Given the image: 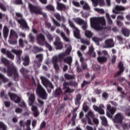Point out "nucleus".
Instances as JSON below:
<instances>
[{"mask_svg": "<svg viewBox=\"0 0 130 130\" xmlns=\"http://www.w3.org/2000/svg\"><path fill=\"white\" fill-rule=\"evenodd\" d=\"M91 26L95 30H102L103 26L106 25L105 18L102 17H93L90 18Z\"/></svg>", "mask_w": 130, "mask_h": 130, "instance_id": "f257e3e1", "label": "nucleus"}, {"mask_svg": "<svg viewBox=\"0 0 130 130\" xmlns=\"http://www.w3.org/2000/svg\"><path fill=\"white\" fill-rule=\"evenodd\" d=\"M2 73L6 74L7 73V76L8 77H13L14 79V81H19V74L17 72V69L16 67L13 65H10L7 67V70L6 68H2L1 70Z\"/></svg>", "mask_w": 130, "mask_h": 130, "instance_id": "f03ea898", "label": "nucleus"}, {"mask_svg": "<svg viewBox=\"0 0 130 130\" xmlns=\"http://www.w3.org/2000/svg\"><path fill=\"white\" fill-rule=\"evenodd\" d=\"M69 86H71L72 87H77L78 86V83L75 81H70L69 82H64L63 83V90H64V93L66 94L68 93H74L75 90L74 89H71L69 87Z\"/></svg>", "mask_w": 130, "mask_h": 130, "instance_id": "7ed1b4c3", "label": "nucleus"}, {"mask_svg": "<svg viewBox=\"0 0 130 130\" xmlns=\"http://www.w3.org/2000/svg\"><path fill=\"white\" fill-rule=\"evenodd\" d=\"M36 92L37 95H38L40 98L43 99V100H46V99H47L48 94L47 92H46V90H45V89L39 83L37 85Z\"/></svg>", "mask_w": 130, "mask_h": 130, "instance_id": "20e7f679", "label": "nucleus"}, {"mask_svg": "<svg viewBox=\"0 0 130 130\" xmlns=\"http://www.w3.org/2000/svg\"><path fill=\"white\" fill-rule=\"evenodd\" d=\"M43 85L46 88L48 93H51V91L54 89V85L45 77L41 78Z\"/></svg>", "mask_w": 130, "mask_h": 130, "instance_id": "39448f33", "label": "nucleus"}, {"mask_svg": "<svg viewBox=\"0 0 130 130\" xmlns=\"http://www.w3.org/2000/svg\"><path fill=\"white\" fill-rule=\"evenodd\" d=\"M19 36H18V34L15 30L11 29L10 34L9 35V42L10 44H12V45H16L17 43V39L18 38Z\"/></svg>", "mask_w": 130, "mask_h": 130, "instance_id": "423d86ee", "label": "nucleus"}, {"mask_svg": "<svg viewBox=\"0 0 130 130\" xmlns=\"http://www.w3.org/2000/svg\"><path fill=\"white\" fill-rule=\"evenodd\" d=\"M28 9L31 14H36V15H42V9L41 8L32 5L31 3L28 4Z\"/></svg>", "mask_w": 130, "mask_h": 130, "instance_id": "0eeeda50", "label": "nucleus"}, {"mask_svg": "<svg viewBox=\"0 0 130 130\" xmlns=\"http://www.w3.org/2000/svg\"><path fill=\"white\" fill-rule=\"evenodd\" d=\"M123 118V114L122 113L119 112L114 116V118L113 119V121H114L115 123H122Z\"/></svg>", "mask_w": 130, "mask_h": 130, "instance_id": "6e6552de", "label": "nucleus"}, {"mask_svg": "<svg viewBox=\"0 0 130 130\" xmlns=\"http://www.w3.org/2000/svg\"><path fill=\"white\" fill-rule=\"evenodd\" d=\"M107 109L108 110L106 113L107 116L110 118H112V117L114 115V113L116 112V109L114 107H111V105H108Z\"/></svg>", "mask_w": 130, "mask_h": 130, "instance_id": "1a4fd4ad", "label": "nucleus"}, {"mask_svg": "<svg viewBox=\"0 0 130 130\" xmlns=\"http://www.w3.org/2000/svg\"><path fill=\"white\" fill-rule=\"evenodd\" d=\"M17 22L19 23L20 28L23 30H24V29H26V30H29L30 29V27L28 26V23L25 19L20 18L17 20Z\"/></svg>", "mask_w": 130, "mask_h": 130, "instance_id": "9d476101", "label": "nucleus"}, {"mask_svg": "<svg viewBox=\"0 0 130 130\" xmlns=\"http://www.w3.org/2000/svg\"><path fill=\"white\" fill-rule=\"evenodd\" d=\"M54 45L56 50H61L63 48V43L60 41V38L57 37L54 42Z\"/></svg>", "mask_w": 130, "mask_h": 130, "instance_id": "9b49d317", "label": "nucleus"}, {"mask_svg": "<svg viewBox=\"0 0 130 130\" xmlns=\"http://www.w3.org/2000/svg\"><path fill=\"white\" fill-rule=\"evenodd\" d=\"M103 108H105L104 107V105L101 104L99 106H97L95 105L93 106V109L95 111H97V112L99 113L100 114H105V112L104 111V109Z\"/></svg>", "mask_w": 130, "mask_h": 130, "instance_id": "f8f14e48", "label": "nucleus"}, {"mask_svg": "<svg viewBox=\"0 0 130 130\" xmlns=\"http://www.w3.org/2000/svg\"><path fill=\"white\" fill-rule=\"evenodd\" d=\"M8 95L12 101H14L15 103H20L21 102V98L15 93L9 92Z\"/></svg>", "mask_w": 130, "mask_h": 130, "instance_id": "ddd939ff", "label": "nucleus"}, {"mask_svg": "<svg viewBox=\"0 0 130 130\" xmlns=\"http://www.w3.org/2000/svg\"><path fill=\"white\" fill-rule=\"evenodd\" d=\"M36 58L37 60L34 61L35 63H36L37 68L41 67V62L43 61V54H38L36 55Z\"/></svg>", "mask_w": 130, "mask_h": 130, "instance_id": "4468645a", "label": "nucleus"}, {"mask_svg": "<svg viewBox=\"0 0 130 130\" xmlns=\"http://www.w3.org/2000/svg\"><path fill=\"white\" fill-rule=\"evenodd\" d=\"M37 41L38 44L41 46H44V42L45 41V36L43 34H40L37 36Z\"/></svg>", "mask_w": 130, "mask_h": 130, "instance_id": "2eb2a0df", "label": "nucleus"}, {"mask_svg": "<svg viewBox=\"0 0 130 130\" xmlns=\"http://www.w3.org/2000/svg\"><path fill=\"white\" fill-rule=\"evenodd\" d=\"M118 68L119 70L114 74V78H117L118 76H120V75L124 72V67H123V63H122V62H120L119 63Z\"/></svg>", "mask_w": 130, "mask_h": 130, "instance_id": "dca6fc26", "label": "nucleus"}, {"mask_svg": "<svg viewBox=\"0 0 130 130\" xmlns=\"http://www.w3.org/2000/svg\"><path fill=\"white\" fill-rule=\"evenodd\" d=\"M11 51L14 53V54H16L18 62H21V55H22V53H23V51L13 49Z\"/></svg>", "mask_w": 130, "mask_h": 130, "instance_id": "f3484780", "label": "nucleus"}, {"mask_svg": "<svg viewBox=\"0 0 130 130\" xmlns=\"http://www.w3.org/2000/svg\"><path fill=\"white\" fill-rule=\"evenodd\" d=\"M19 71L20 73L23 75V78H24L26 80H28V79H29V76H28L27 74L28 73H29V70L24 67H22L20 69Z\"/></svg>", "mask_w": 130, "mask_h": 130, "instance_id": "a211bd4d", "label": "nucleus"}, {"mask_svg": "<svg viewBox=\"0 0 130 130\" xmlns=\"http://www.w3.org/2000/svg\"><path fill=\"white\" fill-rule=\"evenodd\" d=\"M105 43L106 44V48H111L114 47V43H113V40L112 39H109L105 41Z\"/></svg>", "mask_w": 130, "mask_h": 130, "instance_id": "6ab92c4d", "label": "nucleus"}, {"mask_svg": "<svg viewBox=\"0 0 130 130\" xmlns=\"http://www.w3.org/2000/svg\"><path fill=\"white\" fill-rule=\"evenodd\" d=\"M62 95V89L61 88L58 87L55 89L54 92V96L55 98H59Z\"/></svg>", "mask_w": 130, "mask_h": 130, "instance_id": "aec40b11", "label": "nucleus"}, {"mask_svg": "<svg viewBox=\"0 0 130 130\" xmlns=\"http://www.w3.org/2000/svg\"><path fill=\"white\" fill-rule=\"evenodd\" d=\"M125 11V8L123 6L116 5L115 9L113 10V13L114 14H119V12L118 11Z\"/></svg>", "mask_w": 130, "mask_h": 130, "instance_id": "412c9836", "label": "nucleus"}, {"mask_svg": "<svg viewBox=\"0 0 130 130\" xmlns=\"http://www.w3.org/2000/svg\"><path fill=\"white\" fill-rule=\"evenodd\" d=\"M54 17L59 22L61 21L63 22V23L66 22V18H64V16H60V14L58 13H54Z\"/></svg>", "mask_w": 130, "mask_h": 130, "instance_id": "4be33fe9", "label": "nucleus"}, {"mask_svg": "<svg viewBox=\"0 0 130 130\" xmlns=\"http://www.w3.org/2000/svg\"><path fill=\"white\" fill-rule=\"evenodd\" d=\"M23 62V64L24 67H28L30 64V58L28 56L21 57Z\"/></svg>", "mask_w": 130, "mask_h": 130, "instance_id": "5701e85b", "label": "nucleus"}, {"mask_svg": "<svg viewBox=\"0 0 130 130\" xmlns=\"http://www.w3.org/2000/svg\"><path fill=\"white\" fill-rule=\"evenodd\" d=\"M56 4H57L56 9L58 11H63L64 10H67V7L64 4L62 3H60L58 2H57Z\"/></svg>", "mask_w": 130, "mask_h": 130, "instance_id": "b1692460", "label": "nucleus"}, {"mask_svg": "<svg viewBox=\"0 0 130 130\" xmlns=\"http://www.w3.org/2000/svg\"><path fill=\"white\" fill-rule=\"evenodd\" d=\"M31 110L34 112V116L35 117H38L40 113L39 112V111H38L37 107H36V106H32Z\"/></svg>", "mask_w": 130, "mask_h": 130, "instance_id": "393cba45", "label": "nucleus"}, {"mask_svg": "<svg viewBox=\"0 0 130 130\" xmlns=\"http://www.w3.org/2000/svg\"><path fill=\"white\" fill-rule=\"evenodd\" d=\"M9 28H8V26H4L3 28V36L4 39H7L8 38V36H9Z\"/></svg>", "mask_w": 130, "mask_h": 130, "instance_id": "a878e982", "label": "nucleus"}, {"mask_svg": "<svg viewBox=\"0 0 130 130\" xmlns=\"http://www.w3.org/2000/svg\"><path fill=\"white\" fill-rule=\"evenodd\" d=\"M43 51V48L38 47L37 46H34L32 49V52L35 53V54H36L37 53H38L39 52H41Z\"/></svg>", "mask_w": 130, "mask_h": 130, "instance_id": "bb28decb", "label": "nucleus"}, {"mask_svg": "<svg viewBox=\"0 0 130 130\" xmlns=\"http://www.w3.org/2000/svg\"><path fill=\"white\" fill-rule=\"evenodd\" d=\"M121 32L125 37H129L130 30L129 29L125 28H122Z\"/></svg>", "mask_w": 130, "mask_h": 130, "instance_id": "cd10ccee", "label": "nucleus"}, {"mask_svg": "<svg viewBox=\"0 0 130 130\" xmlns=\"http://www.w3.org/2000/svg\"><path fill=\"white\" fill-rule=\"evenodd\" d=\"M88 54L92 57H96V53L94 52V48L93 46L89 47Z\"/></svg>", "mask_w": 130, "mask_h": 130, "instance_id": "c85d7f7f", "label": "nucleus"}, {"mask_svg": "<svg viewBox=\"0 0 130 130\" xmlns=\"http://www.w3.org/2000/svg\"><path fill=\"white\" fill-rule=\"evenodd\" d=\"M29 106H32L34 104L35 101V94L31 93L29 96Z\"/></svg>", "mask_w": 130, "mask_h": 130, "instance_id": "c756f323", "label": "nucleus"}, {"mask_svg": "<svg viewBox=\"0 0 130 130\" xmlns=\"http://www.w3.org/2000/svg\"><path fill=\"white\" fill-rule=\"evenodd\" d=\"M98 61L100 62V63H104V62H106L107 61V57L105 56H99L97 58Z\"/></svg>", "mask_w": 130, "mask_h": 130, "instance_id": "7c9ffc66", "label": "nucleus"}, {"mask_svg": "<svg viewBox=\"0 0 130 130\" xmlns=\"http://www.w3.org/2000/svg\"><path fill=\"white\" fill-rule=\"evenodd\" d=\"M81 99H82V95H81V94L78 93L76 95V97L75 98V103L76 105H80Z\"/></svg>", "mask_w": 130, "mask_h": 130, "instance_id": "2f4dec72", "label": "nucleus"}, {"mask_svg": "<svg viewBox=\"0 0 130 130\" xmlns=\"http://www.w3.org/2000/svg\"><path fill=\"white\" fill-rule=\"evenodd\" d=\"M64 62L68 63L71 67L72 62H73V58L72 57H68L64 59Z\"/></svg>", "mask_w": 130, "mask_h": 130, "instance_id": "473e14b6", "label": "nucleus"}, {"mask_svg": "<svg viewBox=\"0 0 130 130\" xmlns=\"http://www.w3.org/2000/svg\"><path fill=\"white\" fill-rule=\"evenodd\" d=\"M80 4L81 6H83V8L84 10H86L87 11H89L90 10V7L86 3H85L84 1H80Z\"/></svg>", "mask_w": 130, "mask_h": 130, "instance_id": "72a5a7b5", "label": "nucleus"}, {"mask_svg": "<svg viewBox=\"0 0 130 130\" xmlns=\"http://www.w3.org/2000/svg\"><path fill=\"white\" fill-rule=\"evenodd\" d=\"M74 35L75 37L77 38V39H81V35H80V30L78 28H75V30L74 31Z\"/></svg>", "mask_w": 130, "mask_h": 130, "instance_id": "f704fd0d", "label": "nucleus"}, {"mask_svg": "<svg viewBox=\"0 0 130 130\" xmlns=\"http://www.w3.org/2000/svg\"><path fill=\"white\" fill-rule=\"evenodd\" d=\"M74 21L76 24H78V25H83V24H85V21L80 18L74 19Z\"/></svg>", "mask_w": 130, "mask_h": 130, "instance_id": "c9c22d12", "label": "nucleus"}, {"mask_svg": "<svg viewBox=\"0 0 130 130\" xmlns=\"http://www.w3.org/2000/svg\"><path fill=\"white\" fill-rule=\"evenodd\" d=\"M46 10L48 11H50L51 12H55V8L54 6L52 5H48L45 7Z\"/></svg>", "mask_w": 130, "mask_h": 130, "instance_id": "e433bc0d", "label": "nucleus"}, {"mask_svg": "<svg viewBox=\"0 0 130 130\" xmlns=\"http://www.w3.org/2000/svg\"><path fill=\"white\" fill-rule=\"evenodd\" d=\"M85 117L86 118H92L93 119L95 117V115H94V113L92 112V111H89L88 113L85 115Z\"/></svg>", "mask_w": 130, "mask_h": 130, "instance_id": "4c0bfd02", "label": "nucleus"}, {"mask_svg": "<svg viewBox=\"0 0 130 130\" xmlns=\"http://www.w3.org/2000/svg\"><path fill=\"white\" fill-rule=\"evenodd\" d=\"M2 62H3L6 67H9L10 66V60H8L6 58H2Z\"/></svg>", "mask_w": 130, "mask_h": 130, "instance_id": "58836bf2", "label": "nucleus"}, {"mask_svg": "<svg viewBox=\"0 0 130 130\" xmlns=\"http://www.w3.org/2000/svg\"><path fill=\"white\" fill-rule=\"evenodd\" d=\"M29 42L33 43L35 41V36H34L32 33H30L28 35Z\"/></svg>", "mask_w": 130, "mask_h": 130, "instance_id": "ea45409f", "label": "nucleus"}, {"mask_svg": "<svg viewBox=\"0 0 130 130\" xmlns=\"http://www.w3.org/2000/svg\"><path fill=\"white\" fill-rule=\"evenodd\" d=\"M64 77L66 80H74L75 76L70 75L69 74H66L64 75Z\"/></svg>", "mask_w": 130, "mask_h": 130, "instance_id": "a19ab883", "label": "nucleus"}, {"mask_svg": "<svg viewBox=\"0 0 130 130\" xmlns=\"http://www.w3.org/2000/svg\"><path fill=\"white\" fill-rule=\"evenodd\" d=\"M0 80L3 81L4 83H8V82H9V79L6 78L5 75L2 73H0Z\"/></svg>", "mask_w": 130, "mask_h": 130, "instance_id": "79ce46f5", "label": "nucleus"}, {"mask_svg": "<svg viewBox=\"0 0 130 130\" xmlns=\"http://www.w3.org/2000/svg\"><path fill=\"white\" fill-rule=\"evenodd\" d=\"M64 57H66V53H62L58 55V59L59 61H61L62 60H64Z\"/></svg>", "mask_w": 130, "mask_h": 130, "instance_id": "37998d69", "label": "nucleus"}, {"mask_svg": "<svg viewBox=\"0 0 130 130\" xmlns=\"http://www.w3.org/2000/svg\"><path fill=\"white\" fill-rule=\"evenodd\" d=\"M44 45L49 49V51H52V47L47 41L44 43Z\"/></svg>", "mask_w": 130, "mask_h": 130, "instance_id": "c03bdc74", "label": "nucleus"}, {"mask_svg": "<svg viewBox=\"0 0 130 130\" xmlns=\"http://www.w3.org/2000/svg\"><path fill=\"white\" fill-rule=\"evenodd\" d=\"M7 57H8V58H10V59H12V60H13V59H15V56L14 55H13V54H12V53H11V52L8 51L7 53Z\"/></svg>", "mask_w": 130, "mask_h": 130, "instance_id": "a18cd8bd", "label": "nucleus"}, {"mask_svg": "<svg viewBox=\"0 0 130 130\" xmlns=\"http://www.w3.org/2000/svg\"><path fill=\"white\" fill-rule=\"evenodd\" d=\"M101 119L102 121L103 125H107V119L105 116L101 117Z\"/></svg>", "mask_w": 130, "mask_h": 130, "instance_id": "49530a36", "label": "nucleus"}, {"mask_svg": "<svg viewBox=\"0 0 130 130\" xmlns=\"http://www.w3.org/2000/svg\"><path fill=\"white\" fill-rule=\"evenodd\" d=\"M85 34L87 38H91V37H92L93 36V34H92V32L90 30H86Z\"/></svg>", "mask_w": 130, "mask_h": 130, "instance_id": "de8ad7c7", "label": "nucleus"}, {"mask_svg": "<svg viewBox=\"0 0 130 130\" xmlns=\"http://www.w3.org/2000/svg\"><path fill=\"white\" fill-rule=\"evenodd\" d=\"M52 21L54 26H56V27H60V24L55 19L52 18Z\"/></svg>", "mask_w": 130, "mask_h": 130, "instance_id": "09e8293b", "label": "nucleus"}, {"mask_svg": "<svg viewBox=\"0 0 130 130\" xmlns=\"http://www.w3.org/2000/svg\"><path fill=\"white\" fill-rule=\"evenodd\" d=\"M18 42H19V45L20 47H21L22 48H23V47H24V40H23V39L20 38L19 39Z\"/></svg>", "mask_w": 130, "mask_h": 130, "instance_id": "8fccbe9b", "label": "nucleus"}, {"mask_svg": "<svg viewBox=\"0 0 130 130\" xmlns=\"http://www.w3.org/2000/svg\"><path fill=\"white\" fill-rule=\"evenodd\" d=\"M13 4L14 5H23V1L22 0H14L13 1Z\"/></svg>", "mask_w": 130, "mask_h": 130, "instance_id": "3c124183", "label": "nucleus"}, {"mask_svg": "<svg viewBox=\"0 0 130 130\" xmlns=\"http://www.w3.org/2000/svg\"><path fill=\"white\" fill-rule=\"evenodd\" d=\"M81 42L83 44H86L87 45H89V44H90V41H89L87 40L84 39H82L81 40Z\"/></svg>", "mask_w": 130, "mask_h": 130, "instance_id": "603ef678", "label": "nucleus"}, {"mask_svg": "<svg viewBox=\"0 0 130 130\" xmlns=\"http://www.w3.org/2000/svg\"><path fill=\"white\" fill-rule=\"evenodd\" d=\"M68 22L71 28H73V29H77V27H76V25H75L74 22H73L72 21L70 20L68 21Z\"/></svg>", "mask_w": 130, "mask_h": 130, "instance_id": "864d4df0", "label": "nucleus"}, {"mask_svg": "<svg viewBox=\"0 0 130 130\" xmlns=\"http://www.w3.org/2000/svg\"><path fill=\"white\" fill-rule=\"evenodd\" d=\"M89 84H91L90 81H87L86 80H84L82 84H81V87L82 88H84L85 86H86V85H89Z\"/></svg>", "mask_w": 130, "mask_h": 130, "instance_id": "5fc2aeb1", "label": "nucleus"}, {"mask_svg": "<svg viewBox=\"0 0 130 130\" xmlns=\"http://www.w3.org/2000/svg\"><path fill=\"white\" fill-rule=\"evenodd\" d=\"M46 126V122L45 121H43L40 126V129H43Z\"/></svg>", "mask_w": 130, "mask_h": 130, "instance_id": "6e6d98bb", "label": "nucleus"}, {"mask_svg": "<svg viewBox=\"0 0 130 130\" xmlns=\"http://www.w3.org/2000/svg\"><path fill=\"white\" fill-rule=\"evenodd\" d=\"M116 58H117V57L115 55H114L112 57L111 62L113 64H114L116 62Z\"/></svg>", "mask_w": 130, "mask_h": 130, "instance_id": "4d7b16f0", "label": "nucleus"}, {"mask_svg": "<svg viewBox=\"0 0 130 130\" xmlns=\"http://www.w3.org/2000/svg\"><path fill=\"white\" fill-rule=\"evenodd\" d=\"M72 4L75 7H77V8H80L81 5H80V3L77 1H72Z\"/></svg>", "mask_w": 130, "mask_h": 130, "instance_id": "13d9d810", "label": "nucleus"}, {"mask_svg": "<svg viewBox=\"0 0 130 130\" xmlns=\"http://www.w3.org/2000/svg\"><path fill=\"white\" fill-rule=\"evenodd\" d=\"M95 11L96 12H98L99 13H100V14H105V11H104V10L103 9H100L99 8H95L94 9Z\"/></svg>", "mask_w": 130, "mask_h": 130, "instance_id": "bf43d9fd", "label": "nucleus"}, {"mask_svg": "<svg viewBox=\"0 0 130 130\" xmlns=\"http://www.w3.org/2000/svg\"><path fill=\"white\" fill-rule=\"evenodd\" d=\"M0 9L3 11V12H6L7 11V8H6V6L4 5L2 3H0Z\"/></svg>", "mask_w": 130, "mask_h": 130, "instance_id": "052dcab7", "label": "nucleus"}, {"mask_svg": "<svg viewBox=\"0 0 130 130\" xmlns=\"http://www.w3.org/2000/svg\"><path fill=\"white\" fill-rule=\"evenodd\" d=\"M108 96H109L108 93L106 92H104L102 94L103 98L105 99V100H106L107 99V98H108Z\"/></svg>", "mask_w": 130, "mask_h": 130, "instance_id": "680f3d73", "label": "nucleus"}, {"mask_svg": "<svg viewBox=\"0 0 130 130\" xmlns=\"http://www.w3.org/2000/svg\"><path fill=\"white\" fill-rule=\"evenodd\" d=\"M46 36H47V38L50 41H51L53 40V37H52V36L50 34H47Z\"/></svg>", "mask_w": 130, "mask_h": 130, "instance_id": "e2e57ef3", "label": "nucleus"}, {"mask_svg": "<svg viewBox=\"0 0 130 130\" xmlns=\"http://www.w3.org/2000/svg\"><path fill=\"white\" fill-rule=\"evenodd\" d=\"M57 61H58V58H57V57H54L52 58V62L53 64L57 63Z\"/></svg>", "mask_w": 130, "mask_h": 130, "instance_id": "0e129e2a", "label": "nucleus"}, {"mask_svg": "<svg viewBox=\"0 0 130 130\" xmlns=\"http://www.w3.org/2000/svg\"><path fill=\"white\" fill-rule=\"evenodd\" d=\"M92 40L93 41H94V42H95L96 45H99L100 43H99V39H98V38L96 37H93L92 38Z\"/></svg>", "mask_w": 130, "mask_h": 130, "instance_id": "69168bd1", "label": "nucleus"}, {"mask_svg": "<svg viewBox=\"0 0 130 130\" xmlns=\"http://www.w3.org/2000/svg\"><path fill=\"white\" fill-rule=\"evenodd\" d=\"M81 67L82 70H86L87 68V63L86 62L82 63Z\"/></svg>", "mask_w": 130, "mask_h": 130, "instance_id": "338daca9", "label": "nucleus"}, {"mask_svg": "<svg viewBox=\"0 0 130 130\" xmlns=\"http://www.w3.org/2000/svg\"><path fill=\"white\" fill-rule=\"evenodd\" d=\"M117 39L119 41V42H121L122 43V41H123V38L121 37V36H117Z\"/></svg>", "mask_w": 130, "mask_h": 130, "instance_id": "774afa93", "label": "nucleus"}]
</instances>
